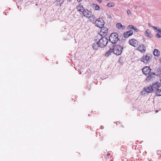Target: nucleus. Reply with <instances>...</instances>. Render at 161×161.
I'll return each instance as SVG.
<instances>
[{"label":"nucleus","mask_w":161,"mask_h":161,"mask_svg":"<svg viewBox=\"0 0 161 161\" xmlns=\"http://www.w3.org/2000/svg\"><path fill=\"white\" fill-rule=\"evenodd\" d=\"M114 51L113 53L115 55H119L122 53L123 50V47L122 46L119 45H114L113 44Z\"/></svg>","instance_id":"nucleus-1"},{"label":"nucleus","mask_w":161,"mask_h":161,"mask_svg":"<svg viewBox=\"0 0 161 161\" xmlns=\"http://www.w3.org/2000/svg\"><path fill=\"white\" fill-rule=\"evenodd\" d=\"M118 40V35L115 32L111 33L109 36V41L113 44L116 43Z\"/></svg>","instance_id":"nucleus-2"},{"label":"nucleus","mask_w":161,"mask_h":161,"mask_svg":"<svg viewBox=\"0 0 161 161\" xmlns=\"http://www.w3.org/2000/svg\"><path fill=\"white\" fill-rule=\"evenodd\" d=\"M153 87L156 95L157 96H161V85H160V83L158 82H156L153 84Z\"/></svg>","instance_id":"nucleus-3"},{"label":"nucleus","mask_w":161,"mask_h":161,"mask_svg":"<svg viewBox=\"0 0 161 161\" xmlns=\"http://www.w3.org/2000/svg\"><path fill=\"white\" fill-rule=\"evenodd\" d=\"M108 42V39L105 37L101 38L98 41V42L101 48L104 47L107 44Z\"/></svg>","instance_id":"nucleus-4"},{"label":"nucleus","mask_w":161,"mask_h":161,"mask_svg":"<svg viewBox=\"0 0 161 161\" xmlns=\"http://www.w3.org/2000/svg\"><path fill=\"white\" fill-rule=\"evenodd\" d=\"M153 84L151 86H147L145 87L144 88V90L142 92V94H143L144 93V92H146L147 93H151L153 91H154V88L153 87Z\"/></svg>","instance_id":"nucleus-5"},{"label":"nucleus","mask_w":161,"mask_h":161,"mask_svg":"<svg viewBox=\"0 0 161 161\" xmlns=\"http://www.w3.org/2000/svg\"><path fill=\"white\" fill-rule=\"evenodd\" d=\"M101 28V30L98 33V35L102 37H105L107 35L108 33V29L106 27H103Z\"/></svg>","instance_id":"nucleus-6"},{"label":"nucleus","mask_w":161,"mask_h":161,"mask_svg":"<svg viewBox=\"0 0 161 161\" xmlns=\"http://www.w3.org/2000/svg\"><path fill=\"white\" fill-rule=\"evenodd\" d=\"M151 58V56L146 55L142 57L141 60L144 63L147 64L149 63Z\"/></svg>","instance_id":"nucleus-7"},{"label":"nucleus","mask_w":161,"mask_h":161,"mask_svg":"<svg viewBox=\"0 0 161 161\" xmlns=\"http://www.w3.org/2000/svg\"><path fill=\"white\" fill-rule=\"evenodd\" d=\"M81 15H83L84 16L86 17L89 18L91 17L92 16V12L89 11L87 9H84L83 12L80 14Z\"/></svg>","instance_id":"nucleus-8"},{"label":"nucleus","mask_w":161,"mask_h":161,"mask_svg":"<svg viewBox=\"0 0 161 161\" xmlns=\"http://www.w3.org/2000/svg\"><path fill=\"white\" fill-rule=\"evenodd\" d=\"M95 24L97 27L100 28L103 27L104 25L103 20L100 18H99L98 19H97L96 20Z\"/></svg>","instance_id":"nucleus-9"},{"label":"nucleus","mask_w":161,"mask_h":161,"mask_svg":"<svg viewBox=\"0 0 161 161\" xmlns=\"http://www.w3.org/2000/svg\"><path fill=\"white\" fill-rule=\"evenodd\" d=\"M151 69L148 66H145L143 67L142 69L143 74L147 75L150 72Z\"/></svg>","instance_id":"nucleus-10"},{"label":"nucleus","mask_w":161,"mask_h":161,"mask_svg":"<svg viewBox=\"0 0 161 161\" xmlns=\"http://www.w3.org/2000/svg\"><path fill=\"white\" fill-rule=\"evenodd\" d=\"M76 9L78 11L80 14L85 9L83 7V6L80 3L76 7Z\"/></svg>","instance_id":"nucleus-11"},{"label":"nucleus","mask_w":161,"mask_h":161,"mask_svg":"<svg viewBox=\"0 0 161 161\" xmlns=\"http://www.w3.org/2000/svg\"><path fill=\"white\" fill-rule=\"evenodd\" d=\"M133 31L132 30H130L124 33V37L127 38L133 34Z\"/></svg>","instance_id":"nucleus-12"},{"label":"nucleus","mask_w":161,"mask_h":161,"mask_svg":"<svg viewBox=\"0 0 161 161\" xmlns=\"http://www.w3.org/2000/svg\"><path fill=\"white\" fill-rule=\"evenodd\" d=\"M137 41L135 39H132L129 41L130 44L134 47L137 45Z\"/></svg>","instance_id":"nucleus-13"},{"label":"nucleus","mask_w":161,"mask_h":161,"mask_svg":"<svg viewBox=\"0 0 161 161\" xmlns=\"http://www.w3.org/2000/svg\"><path fill=\"white\" fill-rule=\"evenodd\" d=\"M138 50L141 53H143L146 51V47L143 45H142L138 47Z\"/></svg>","instance_id":"nucleus-14"},{"label":"nucleus","mask_w":161,"mask_h":161,"mask_svg":"<svg viewBox=\"0 0 161 161\" xmlns=\"http://www.w3.org/2000/svg\"><path fill=\"white\" fill-rule=\"evenodd\" d=\"M100 47L98 42L93 44L92 47L94 49H98Z\"/></svg>","instance_id":"nucleus-15"},{"label":"nucleus","mask_w":161,"mask_h":161,"mask_svg":"<svg viewBox=\"0 0 161 161\" xmlns=\"http://www.w3.org/2000/svg\"><path fill=\"white\" fill-rule=\"evenodd\" d=\"M155 74L154 73H150L147 77L146 80H151L152 78L154 77Z\"/></svg>","instance_id":"nucleus-16"},{"label":"nucleus","mask_w":161,"mask_h":161,"mask_svg":"<svg viewBox=\"0 0 161 161\" xmlns=\"http://www.w3.org/2000/svg\"><path fill=\"white\" fill-rule=\"evenodd\" d=\"M116 26L119 29H124L125 27L124 25H123L120 23H117L116 24Z\"/></svg>","instance_id":"nucleus-17"},{"label":"nucleus","mask_w":161,"mask_h":161,"mask_svg":"<svg viewBox=\"0 0 161 161\" xmlns=\"http://www.w3.org/2000/svg\"><path fill=\"white\" fill-rule=\"evenodd\" d=\"M145 33L146 36L149 37H152V35L150 32L149 31L148 29H147L146 30L145 32Z\"/></svg>","instance_id":"nucleus-18"},{"label":"nucleus","mask_w":161,"mask_h":161,"mask_svg":"<svg viewBox=\"0 0 161 161\" xmlns=\"http://www.w3.org/2000/svg\"><path fill=\"white\" fill-rule=\"evenodd\" d=\"M153 54L154 56H158L160 54V52L158 50L155 49L153 51Z\"/></svg>","instance_id":"nucleus-19"},{"label":"nucleus","mask_w":161,"mask_h":161,"mask_svg":"<svg viewBox=\"0 0 161 161\" xmlns=\"http://www.w3.org/2000/svg\"><path fill=\"white\" fill-rule=\"evenodd\" d=\"M114 48L113 47L112 49L110 48V49L105 53V56H108L111 53H113Z\"/></svg>","instance_id":"nucleus-20"},{"label":"nucleus","mask_w":161,"mask_h":161,"mask_svg":"<svg viewBox=\"0 0 161 161\" xmlns=\"http://www.w3.org/2000/svg\"><path fill=\"white\" fill-rule=\"evenodd\" d=\"M93 8L95 10H99L100 9V7L95 4H93L92 5Z\"/></svg>","instance_id":"nucleus-21"},{"label":"nucleus","mask_w":161,"mask_h":161,"mask_svg":"<svg viewBox=\"0 0 161 161\" xmlns=\"http://www.w3.org/2000/svg\"><path fill=\"white\" fill-rule=\"evenodd\" d=\"M107 6L108 7H112L114 6V4L113 3H109L107 4Z\"/></svg>","instance_id":"nucleus-22"},{"label":"nucleus","mask_w":161,"mask_h":161,"mask_svg":"<svg viewBox=\"0 0 161 161\" xmlns=\"http://www.w3.org/2000/svg\"><path fill=\"white\" fill-rule=\"evenodd\" d=\"M156 37L157 38H159L161 37V34L157 33L156 35Z\"/></svg>","instance_id":"nucleus-23"},{"label":"nucleus","mask_w":161,"mask_h":161,"mask_svg":"<svg viewBox=\"0 0 161 161\" xmlns=\"http://www.w3.org/2000/svg\"><path fill=\"white\" fill-rule=\"evenodd\" d=\"M134 28V26L132 25H130L128 26V29H133Z\"/></svg>","instance_id":"nucleus-24"},{"label":"nucleus","mask_w":161,"mask_h":161,"mask_svg":"<svg viewBox=\"0 0 161 161\" xmlns=\"http://www.w3.org/2000/svg\"><path fill=\"white\" fill-rule=\"evenodd\" d=\"M127 13L128 15H129L130 14H131V12L129 9H127Z\"/></svg>","instance_id":"nucleus-25"},{"label":"nucleus","mask_w":161,"mask_h":161,"mask_svg":"<svg viewBox=\"0 0 161 161\" xmlns=\"http://www.w3.org/2000/svg\"><path fill=\"white\" fill-rule=\"evenodd\" d=\"M57 2H58L59 4H62L63 3V0H57Z\"/></svg>","instance_id":"nucleus-26"},{"label":"nucleus","mask_w":161,"mask_h":161,"mask_svg":"<svg viewBox=\"0 0 161 161\" xmlns=\"http://www.w3.org/2000/svg\"><path fill=\"white\" fill-rule=\"evenodd\" d=\"M156 32H159L161 33V28H159L158 29H157Z\"/></svg>","instance_id":"nucleus-27"},{"label":"nucleus","mask_w":161,"mask_h":161,"mask_svg":"<svg viewBox=\"0 0 161 161\" xmlns=\"http://www.w3.org/2000/svg\"><path fill=\"white\" fill-rule=\"evenodd\" d=\"M133 29L134 30H135L136 31H138V30L136 27H134V28H133Z\"/></svg>","instance_id":"nucleus-28"},{"label":"nucleus","mask_w":161,"mask_h":161,"mask_svg":"<svg viewBox=\"0 0 161 161\" xmlns=\"http://www.w3.org/2000/svg\"><path fill=\"white\" fill-rule=\"evenodd\" d=\"M152 27L153 28L154 30H157V27L153 26H152Z\"/></svg>","instance_id":"nucleus-29"},{"label":"nucleus","mask_w":161,"mask_h":161,"mask_svg":"<svg viewBox=\"0 0 161 161\" xmlns=\"http://www.w3.org/2000/svg\"><path fill=\"white\" fill-rule=\"evenodd\" d=\"M157 153H158L159 154H161V151H157Z\"/></svg>","instance_id":"nucleus-30"},{"label":"nucleus","mask_w":161,"mask_h":161,"mask_svg":"<svg viewBox=\"0 0 161 161\" xmlns=\"http://www.w3.org/2000/svg\"><path fill=\"white\" fill-rule=\"evenodd\" d=\"M148 26L149 27H152V26H152L151 24L150 23H148Z\"/></svg>","instance_id":"nucleus-31"},{"label":"nucleus","mask_w":161,"mask_h":161,"mask_svg":"<svg viewBox=\"0 0 161 161\" xmlns=\"http://www.w3.org/2000/svg\"><path fill=\"white\" fill-rule=\"evenodd\" d=\"M98 2H99L100 3H101L102 2V0H97Z\"/></svg>","instance_id":"nucleus-32"},{"label":"nucleus","mask_w":161,"mask_h":161,"mask_svg":"<svg viewBox=\"0 0 161 161\" xmlns=\"http://www.w3.org/2000/svg\"><path fill=\"white\" fill-rule=\"evenodd\" d=\"M103 128H104V127L103 126H101V127H100L101 129H103Z\"/></svg>","instance_id":"nucleus-33"},{"label":"nucleus","mask_w":161,"mask_h":161,"mask_svg":"<svg viewBox=\"0 0 161 161\" xmlns=\"http://www.w3.org/2000/svg\"><path fill=\"white\" fill-rule=\"evenodd\" d=\"M77 1L78 2H81L82 0H77Z\"/></svg>","instance_id":"nucleus-34"},{"label":"nucleus","mask_w":161,"mask_h":161,"mask_svg":"<svg viewBox=\"0 0 161 161\" xmlns=\"http://www.w3.org/2000/svg\"><path fill=\"white\" fill-rule=\"evenodd\" d=\"M110 155V154L109 153H108L107 154V156H109V155Z\"/></svg>","instance_id":"nucleus-35"},{"label":"nucleus","mask_w":161,"mask_h":161,"mask_svg":"<svg viewBox=\"0 0 161 161\" xmlns=\"http://www.w3.org/2000/svg\"><path fill=\"white\" fill-rule=\"evenodd\" d=\"M158 112V110H156V113H157Z\"/></svg>","instance_id":"nucleus-36"},{"label":"nucleus","mask_w":161,"mask_h":161,"mask_svg":"<svg viewBox=\"0 0 161 161\" xmlns=\"http://www.w3.org/2000/svg\"><path fill=\"white\" fill-rule=\"evenodd\" d=\"M71 0H67V1H70Z\"/></svg>","instance_id":"nucleus-37"}]
</instances>
